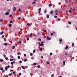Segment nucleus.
I'll list each match as a JSON object with an SVG mask.
<instances>
[{
    "instance_id": "9",
    "label": "nucleus",
    "mask_w": 77,
    "mask_h": 77,
    "mask_svg": "<svg viewBox=\"0 0 77 77\" xmlns=\"http://www.w3.org/2000/svg\"><path fill=\"white\" fill-rule=\"evenodd\" d=\"M0 62H4V60L2 59H0Z\"/></svg>"
},
{
    "instance_id": "21",
    "label": "nucleus",
    "mask_w": 77,
    "mask_h": 77,
    "mask_svg": "<svg viewBox=\"0 0 77 77\" xmlns=\"http://www.w3.org/2000/svg\"><path fill=\"white\" fill-rule=\"evenodd\" d=\"M12 26V24H10L9 25V27H11Z\"/></svg>"
},
{
    "instance_id": "39",
    "label": "nucleus",
    "mask_w": 77,
    "mask_h": 77,
    "mask_svg": "<svg viewBox=\"0 0 77 77\" xmlns=\"http://www.w3.org/2000/svg\"><path fill=\"white\" fill-rule=\"evenodd\" d=\"M58 11L57 10H56V11H55V13H58Z\"/></svg>"
},
{
    "instance_id": "23",
    "label": "nucleus",
    "mask_w": 77,
    "mask_h": 77,
    "mask_svg": "<svg viewBox=\"0 0 77 77\" xmlns=\"http://www.w3.org/2000/svg\"><path fill=\"white\" fill-rule=\"evenodd\" d=\"M38 41H41V39H40V38H38Z\"/></svg>"
},
{
    "instance_id": "15",
    "label": "nucleus",
    "mask_w": 77,
    "mask_h": 77,
    "mask_svg": "<svg viewBox=\"0 0 77 77\" xmlns=\"http://www.w3.org/2000/svg\"><path fill=\"white\" fill-rule=\"evenodd\" d=\"M3 21V19H1L0 20V22H2Z\"/></svg>"
},
{
    "instance_id": "35",
    "label": "nucleus",
    "mask_w": 77,
    "mask_h": 77,
    "mask_svg": "<svg viewBox=\"0 0 77 77\" xmlns=\"http://www.w3.org/2000/svg\"><path fill=\"white\" fill-rule=\"evenodd\" d=\"M18 20H21V17H19L18 18Z\"/></svg>"
},
{
    "instance_id": "13",
    "label": "nucleus",
    "mask_w": 77,
    "mask_h": 77,
    "mask_svg": "<svg viewBox=\"0 0 77 77\" xmlns=\"http://www.w3.org/2000/svg\"><path fill=\"white\" fill-rule=\"evenodd\" d=\"M8 75H9V76H11V75H12V73L9 74H8Z\"/></svg>"
},
{
    "instance_id": "20",
    "label": "nucleus",
    "mask_w": 77,
    "mask_h": 77,
    "mask_svg": "<svg viewBox=\"0 0 77 77\" xmlns=\"http://www.w3.org/2000/svg\"><path fill=\"white\" fill-rule=\"evenodd\" d=\"M68 47L66 46L65 48L66 50H67L68 49Z\"/></svg>"
},
{
    "instance_id": "52",
    "label": "nucleus",
    "mask_w": 77,
    "mask_h": 77,
    "mask_svg": "<svg viewBox=\"0 0 77 77\" xmlns=\"http://www.w3.org/2000/svg\"><path fill=\"white\" fill-rule=\"evenodd\" d=\"M54 18H57V16H54Z\"/></svg>"
},
{
    "instance_id": "5",
    "label": "nucleus",
    "mask_w": 77,
    "mask_h": 77,
    "mask_svg": "<svg viewBox=\"0 0 77 77\" xmlns=\"http://www.w3.org/2000/svg\"><path fill=\"white\" fill-rule=\"evenodd\" d=\"M5 15H8L9 14V12H7L5 13Z\"/></svg>"
},
{
    "instance_id": "33",
    "label": "nucleus",
    "mask_w": 77,
    "mask_h": 77,
    "mask_svg": "<svg viewBox=\"0 0 77 77\" xmlns=\"http://www.w3.org/2000/svg\"><path fill=\"white\" fill-rule=\"evenodd\" d=\"M37 67L38 68H40V66L39 65H38L37 66Z\"/></svg>"
},
{
    "instance_id": "14",
    "label": "nucleus",
    "mask_w": 77,
    "mask_h": 77,
    "mask_svg": "<svg viewBox=\"0 0 77 77\" xmlns=\"http://www.w3.org/2000/svg\"><path fill=\"white\" fill-rule=\"evenodd\" d=\"M35 51H36V50H34L33 51V53H35Z\"/></svg>"
},
{
    "instance_id": "8",
    "label": "nucleus",
    "mask_w": 77,
    "mask_h": 77,
    "mask_svg": "<svg viewBox=\"0 0 77 77\" xmlns=\"http://www.w3.org/2000/svg\"><path fill=\"white\" fill-rule=\"evenodd\" d=\"M41 44H42V45L43 46L44 45V42H42L41 43Z\"/></svg>"
},
{
    "instance_id": "37",
    "label": "nucleus",
    "mask_w": 77,
    "mask_h": 77,
    "mask_svg": "<svg viewBox=\"0 0 77 77\" xmlns=\"http://www.w3.org/2000/svg\"><path fill=\"white\" fill-rule=\"evenodd\" d=\"M27 61V59H25L24 60V62H26Z\"/></svg>"
},
{
    "instance_id": "43",
    "label": "nucleus",
    "mask_w": 77,
    "mask_h": 77,
    "mask_svg": "<svg viewBox=\"0 0 77 77\" xmlns=\"http://www.w3.org/2000/svg\"><path fill=\"white\" fill-rule=\"evenodd\" d=\"M30 56H32V55H33V54L31 53H30Z\"/></svg>"
},
{
    "instance_id": "48",
    "label": "nucleus",
    "mask_w": 77,
    "mask_h": 77,
    "mask_svg": "<svg viewBox=\"0 0 77 77\" xmlns=\"http://www.w3.org/2000/svg\"><path fill=\"white\" fill-rule=\"evenodd\" d=\"M51 36H53V33H51Z\"/></svg>"
},
{
    "instance_id": "7",
    "label": "nucleus",
    "mask_w": 77,
    "mask_h": 77,
    "mask_svg": "<svg viewBox=\"0 0 77 77\" xmlns=\"http://www.w3.org/2000/svg\"><path fill=\"white\" fill-rule=\"evenodd\" d=\"M59 41L60 42H62V38H60L59 39Z\"/></svg>"
},
{
    "instance_id": "10",
    "label": "nucleus",
    "mask_w": 77,
    "mask_h": 77,
    "mask_svg": "<svg viewBox=\"0 0 77 77\" xmlns=\"http://www.w3.org/2000/svg\"><path fill=\"white\" fill-rule=\"evenodd\" d=\"M50 13L51 14H53V13H54V12H53V11H50Z\"/></svg>"
},
{
    "instance_id": "57",
    "label": "nucleus",
    "mask_w": 77,
    "mask_h": 77,
    "mask_svg": "<svg viewBox=\"0 0 77 77\" xmlns=\"http://www.w3.org/2000/svg\"><path fill=\"white\" fill-rule=\"evenodd\" d=\"M5 77H9L8 76V75H6L5 76Z\"/></svg>"
},
{
    "instance_id": "56",
    "label": "nucleus",
    "mask_w": 77,
    "mask_h": 77,
    "mask_svg": "<svg viewBox=\"0 0 77 77\" xmlns=\"http://www.w3.org/2000/svg\"><path fill=\"white\" fill-rule=\"evenodd\" d=\"M58 21H60V18H58Z\"/></svg>"
},
{
    "instance_id": "12",
    "label": "nucleus",
    "mask_w": 77,
    "mask_h": 77,
    "mask_svg": "<svg viewBox=\"0 0 77 77\" xmlns=\"http://www.w3.org/2000/svg\"><path fill=\"white\" fill-rule=\"evenodd\" d=\"M47 18H49V15L48 14L47 15Z\"/></svg>"
},
{
    "instance_id": "11",
    "label": "nucleus",
    "mask_w": 77,
    "mask_h": 77,
    "mask_svg": "<svg viewBox=\"0 0 77 77\" xmlns=\"http://www.w3.org/2000/svg\"><path fill=\"white\" fill-rule=\"evenodd\" d=\"M63 65H65V61H63Z\"/></svg>"
},
{
    "instance_id": "41",
    "label": "nucleus",
    "mask_w": 77,
    "mask_h": 77,
    "mask_svg": "<svg viewBox=\"0 0 77 77\" xmlns=\"http://www.w3.org/2000/svg\"><path fill=\"white\" fill-rule=\"evenodd\" d=\"M29 38H27V41H29Z\"/></svg>"
},
{
    "instance_id": "42",
    "label": "nucleus",
    "mask_w": 77,
    "mask_h": 77,
    "mask_svg": "<svg viewBox=\"0 0 77 77\" xmlns=\"http://www.w3.org/2000/svg\"><path fill=\"white\" fill-rule=\"evenodd\" d=\"M19 75H21V73H19Z\"/></svg>"
},
{
    "instance_id": "50",
    "label": "nucleus",
    "mask_w": 77,
    "mask_h": 77,
    "mask_svg": "<svg viewBox=\"0 0 77 77\" xmlns=\"http://www.w3.org/2000/svg\"><path fill=\"white\" fill-rule=\"evenodd\" d=\"M24 57H26V54H24Z\"/></svg>"
},
{
    "instance_id": "62",
    "label": "nucleus",
    "mask_w": 77,
    "mask_h": 77,
    "mask_svg": "<svg viewBox=\"0 0 77 77\" xmlns=\"http://www.w3.org/2000/svg\"><path fill=\"white\" fill-rule=\"evenodd\" d=\"M19 11H21V9L19 8Z\"/></svg>"
},
{
    "instance_id": "34",
    "label": "nucleus",
    "mask_w": 77,
    "mask_h": 77,
    "mask_svg": "<svg viewBox=\"0 0 77 77\" xmlns=\"http://www.w3.org/2000/svg\"><path fill=\"white\" fill-rule=\"evenodd\" d=\"M68 23H69V24H71V23L70 21L68 22Z\"/></svg>"
},
{
    "instance_id": "18",
    "label": "nucleus",
    "mask_w": 77,
    "mask_h": 77,
    "mask_svg": "<svg viewBox=\"0 0 77 77\" xmlns=\"http://www.w3.org/2000/svg\"><path fill=\"white\" fill-rule=\"evenodd\" d=\"M21 68H23V69H25V68H24V66H21Z\"/></svg>"
},
{
    "instance_id": "60",
    "label": "nucleus",
    "mask_w": 77,
    "mask_h": 77,
    "mask_svg": "<svg viewBox=\"0 0 77 77\" xmlns=\"http://www.w3.org/2000/svg\"><path fill=\"white\" fill-rule=\"evenodd\" d=\"M31 59H32V60L33 59H34V58L32 57H31Z\"/></svg>"
},
{
    "instance_id": "22",
    "label": "nucleus",
    "mask_w": 77,
    "mask_h": 77,
    "mask_svg": "<svg viewBox=\"0 0 77 77\" xmlns=\"http://www.w3.org/2000/svg\"><path fill=\"white\" fill-rule=\"evenodd\" d=\"M17 54H18V55H19V54H20V55L21 54V53H19V52H18L17 53Z\"/></svg>"
},
{
    "instance_id": "19",
    "label": "nucleus",
    "mask_w": 77,
    "mask_h": 77,
    "mask_svg": "<svg viewBox=\"0 0 77 77\" xmlns=\"http://www.w3.org/2000/svg\"><path fill=\"white\" fill-rule=\"evenodd\" d=\"M4 45H8V43H5L4 44Z\"/></svg>"
},
{
    "instance_id": "28",
    "label": "nucleus",
    "mask_w": 77,
    "mask_h": 77,
    "mask_svg": "<svg viewBox=\"0 0 77 77\" xmlns=\"http://www.w3.org/2000/svg\"><path fill=\"white\" fill-rule=\"evenodd\" d=\"M40 50L41 51H42V48H40Z\"/></svg>"
},
{
    "instance_id": "61",
    "label": "nucleus",
    "mask_w": 77,
    "mask_h": 77,
    "mask_svg": "<svg viewBox=\"0 0 77 77\" xmlns=\"http://www.w3.org/2000/svg\"><path fill=\"white\" fill-rule=\"evenodd\" d=\"M47 64H50V63H49V62H47Z\"/></svg>"
},
{
    "instance_id": "54",
    "label": "nucleus",
    "mask_w": 77,
    "mask_h": 77,
    "mask_svg": "<svg viewBox=\"0 0 77 77\" xmlns=\"http://www.w3.org/2000/svg\"><path fill=\"white\" fill-rule=\"evenodd\" d=\"M39 46H42V44H39Z\"/></svg>"
},
{
    "instance_id": "49",
    "label": "nucleus",
    "mask_w": 77,
    "mask_h": 77,
    "mask_svg": "<svg viewBox=\"0 0 77 77\" xmlns=\"http://www.w3.org/2000/svg\"><path fill=\"white\" fill-rule=\"evenodd\" d=\"M2 71H3L2 72V73H3V72H5V71L4 70H3Z\"/></svg>"
},
{
    "instance_id": "26",
    "label": "nucleus",
    "mask_w": 77,
    "mask_h": 77,
    "mask_svg": "<svg viewBox=\"0 0 77 77\" xmlns=\"http://www.w3.org/2000/svg\"><path fill=\"white\" fill-rule=\"evenodd\" d=\"M36 63H35L33 64V65H36Z\"/></svg>"
},
{
    "instance_id": "25",
    "label": "nucleus",
    "mask_w": 77,
    "mask_h": 77,
    "mask_svg": "<svg viewBox=\"0 0 77 77\" xmlns=\"http://www.w3.org/2000/svg\"><path fill=\"white\" fill-rule=\"evenodd\" d=\"M15 48V46H14L12 47V49H14V48Z\"/></svg>"
},
{
    "instance_id": "30",
    "label": "nucleus",
    "mask_w": 77,
    "mask_h": 77,
    "mask_svg": "<svg viewBox=\"0 0 77 77\" xmlns=\"http://www.w3.org/2000/svg\"><path fill=\"white\" fill-rule=\"evenodd\" d=\"M47 12V10H45L44 11V13L45 14H46V13Z\"/></svg>"
},
{
    "instance_id": "55",
    "label": "nucleus",
    "mask_w": 77,
    "mask_h": 77,
    "mask_svg": "<svg viewBox=\"0 0 77 77\" xmlns=\"http://www.w3.org/2000/svg\"><path fill=\"white\" fill-rule=\"evenodd\" d=\"M73 46H74V44H73L72 45V47H73Z\"/></svg>"
},
{
    "instance_id": "16",
    "label": "nucleus",
    "mask_w": 77,
    "mask_h": 77,
    "mask_svg": "<svg viewBox=\"0 0 77 77\" xmlns=\"http://www.w3.org/2000/svg\"><path fill=\"white\" fill-rule=\"evenodd\" d=\"M4 32L3 31H2L1 33H0V35H2V34Z\"/></svg>"
},
{
    "instance_id": "40",
    "label": "nucleus",
    "mask_w": 77,
    "mask_h": 77,
    "mask_svg": "<svg viewBox=\"0 0 77 77\" xmlns=\"http://www.w3.org/2000/svg\"><path fill=\"white\" fill-rule=\"evenodd\" d=\"M9 17H12V14H10L9 16Z\"/></svg>"
},
{
    "instance_id": "58",
    "label": "nucleus",
    "mask_w": 77,
    "mask_h": 77,
    "mask_svg": "<svg viewBox=\"0 0 77 77\" xmlns=\"http://www.w3.org/2000/svg\"><path fill=\"white\" fill-rule=\"evenodd\" d=\"M13 74H15V72H13Z\"/></svg>"
},
{
    "instance_id": "24",
    "label": "nucleus",
    "mask_w": 77,
    "mask_h": 77,
    "mask_svg": "<svg viewBox=\"0 0 77 77\" xmlns=\"http://www.w3.org/2000/svg\"><path fill=\"white\" fill-rule=\"evenodd\" d=\"M10 23H13V21L12 20H11L10 22Z\"/></svg>"
},
{
    "instance_id": "2",
    "label": "nucleus",
    "mask_w": 77,
    "mask_h": 77,
    "mask_svg": "<svg viewBox=\"0 0 77 77\" xmlns=\"http://www.w3.org/2000/svg\"><path fill=\"white\" fill-rule=\"evenodd\" d=\"M17 8H16V7H14L13 8V11H15V10H16Z\"/></svg>"
},
{
    "instance_id": "31",
    "label": "nucleus",
    "mask_w": 77,
    "mask_h": 77,
    "mask_svg": "<svg viewBox=\"0 0 77 77\" xmlns=\"http://www.w3.org/2000/svg\"><path fill=\"white\" fill-rule=\"evenodd\" d=\"M36 3V2H32V4H35Z\"/></svg>"
},
{
    "instance_id": "1",
    "label": "nucleus",
    "mask_w": 77,
    "mask_h": 77,
    "mask_svg": "<svg viewBox=\"0 0 77 77\" xmlns=\"http://www.w3.org/2000/svg\"><path fill=\"white\" fill-rule=\"evenodd\" d=\"M9 68H10V66L8 65L7 66H6L5 68V71H8V69Z\"/></svg>"
},
{
    "instance_id": "53",
    "label": "nucleus",
    "mask_w": 77,
    "mask_h": 77,
    "mask_svg": "<svg viewBox=\"0 0 77 77\" xmlns=\"http://www.w3.org/2000/svg\"><path fill=\"white\" fill-rule=\"evenodd\" d=\"M18 34H19V35H21V32H18Z\"/></svg>"
},
{
    "instance_id": "63",
    "label": "nucleus",
    "mask_w": 77,
    "mask_h": 77,
    "mask_svg": "<svg viewBox=\"0 0 77 77\" xmlns=\"http://www.w3.org/2000/svg\"><path fill=\"white\" fill-rule=\"evenodd\" d=\"M50 54L51 55H51H52V54H53L52 53H50Z\"/></svg>"
},
{
    "instance_id": "47",
    "label": "nucleus",
    "mask_w": 77,
    "mask_h": 77,
    "mask_svg": "<svg viewBox=\"0 0 77 77\" xmlns=\"http://www.w3.org/2000/svg\"><path fill=\"white\" fill-rule=\"evenodd\" d=\"M11 65H13L14 63H13L12 62H11Z\"/></svg>"
},
{
    "instance_id": "46",
    "label": "nucleus",
    "mask_w": 77,
    "mask_h": 77,
    "mask_svg": "<svg viewBox=\"0 0 77 77\" xmlns=\"http://www.w3.org/2000/svg\"><path fill=\"white\" fill-rule=\"evenodd\" d=\"M18 59H20V56H18Z\"/></svg>"
},
{
    "instance_id": "4",
    "label": "nucleus",
    "mask_w": 77,
    "mask_h": 77,
    "mask_svg": "<svg viewBox=\"0 0 77 77\" xmlns=\"http://www.w3.org/2000/svg\"><path fill=\"white\" fill-rule=\"evenodd\" d=\"M47 39H48V41H49L51 39V38H49L48 36L47 37Z\"/></svg>"
},
{
    "instance_id": "44",
    "label": "nucleus",
    "mask_w": 77,
    "mask_h": 77,
    "mask_svg": "<svg viewBox=\"0 0 77 77\" xmlns=\"http://www.w3.org/2000/svg\"><path fill=\"white\" fill-rule=\"evenodd\" d=\"M8 57H6L5 60H8Z\"/></svg>"
},
{
    "instance_id": "45",
    "label": "nucleus",
    "mask_w": 77,
    "mask_h": 77,
    "mask_svg": "<svg viewBox=\"0 0 77 77\" xmlns=\"http://www.w3.org/2000/svg\"><path fill=\"white\" fill-rule=\"evenodd\" d=\"M19 43L20 44H21V41H19Z\"/></svg>"
},
{
    "instance_id": "38",
    "label": "nucleus",
    "mask_w": 77,
    "mask_h": 77,
    "mask_svg": "<svg viewBox=\"0 0 77 77\" xmlns=\"http://www.w3.org/2000/svg\"><path fill=\"white\" fill-rule=\"evenodd\" d=\"M13 59H11L10 60V61H13Z\"/></svg>"
},
{
    "instance_id": "32",
    "label": "nucleus",
    "mask_w": 77,
    "mask_h": 77,
    "mask_svg": "<svg viewBox=\"0 0 77 77\" xmlns=\"http://www.w3.org/2000/svg\"><path fill=\"white\" fill-rule=\"evenodd\" d=\"M27 26H30V23H28L27 24Z\"/></svg>"
},
{
    "instance_id": "51",
    "label": "nucleus",
    "mask_w": 77,
    "mask_h": 77,
    "mask_svg": "<svg viewBox=\"0 0 77 77\" xmlns=\"http://www.w3.org/2000/svg\"><path fill=\"white\" fill-rule=\"evenodd\" d=\"M41 58L42 59H44V57H43V56H41Z\"/></svg>"
},
{
    "instance_id": "36",
    "label": "nucleus",
    "mask_w": 77,
    "mask_h": 77,
    "mask_svg": "<svg viewBox=\"0 0 77 77\" xmlns=\"http://www.w3.org/2000/svg\"><path fill=\"white\" fill-rule=\"evenodd\" d=\"M68 55V53H66H66H65V55Z\"/></svg>"
},
{
    "instance_id": "17",
    "label": "nucleus",
    "mask_w": 77,
    "mask_h": 77,
    "mask_svg": "<svg viewBox=\"0 0 77 77\" xmlns=\"http://www.w3.org/2000/svg\"><path fill=\"white\" fill-rule=\"evenodd\" d=\"M3 56H4V57H6V55L5 54H4Z\"/></svg>"
},
{
    "instance_id": "59",
    "label": "nucleus",
    "mask_w": 77,
    "mask_h": 77,
    "mask_svg": "<svg viewBox=\"0 0 77 77\" xmlns=\"http://www.w3.org/2000/svg\"><path fill=\"white\" fill-rule=\"evenodd\" d=\"M46 31H46V30H44V32H46Z\"/></svg>"
},
{
    "instance_id": "6",
    "label": "nucleus",
    "mask_w": 77,
    "mask_h": 77,
    "mask_svg": "<svg viewBox=\"0 0 77 77\" xmlns=\"http://www.w3.org/2000/svg\"><path fill=\"white\" fill-rule=\"evenodd\" d=\"M41 10V8L38 9V14H40V11Z\"/></svg>"
},
{
    "instance_id": "64",
    "label": "nucleus",
    "mask_w": 77,
    "mask_h": 77,
    "mask_svg": "<svg viewBox=\"0 0 77 77\" xmlns=\"http://www.w3.org/2000/svg\"><path fill=\"white\" fill-rule=\"evenodd\" d=\"M12 63H15V62L14 61H13Z\"/></svg>"
},
{
    "instance_id": "3",
    "label": "nucleus",
    "mask_w": 77,
    "mask_h": 77,
    "mask_svg": "<svg viewBox=\"0 0 77 77\" xmlns=\"http://www.w3.org/2000/svg\"><path fill=\"white\" fill-rule=\"evenodd\" d=\"M32 35H33V33H31L29 35L30 38H32Z\"/></svg>"
},
{
    "instance_id": "29",
    "label": "nucleus",
    "mask_w": 77,
    "mask_h": 77,
    "mask_svg": "<svg viewBox=\"0 0 77 77\" xmlns=\"http://www.w3.org/2000/svg\"><path fill=\"white\" fill-rule=\"evenodd\" d=\"M0 69L1 71H3V68H1Z\"/></svg>"
},
{
    "instance_id": "27",
    "label": "nucleus",
    "mask_w": 77,
    "mask_h": 77,
    "mask_svg": "<svg viewBox=\"0 0 77 77\" xmlns=\"http://www.w3.org/2000/svg\"><path fill=\"white\" fill-rule=\"evenodd\" d=\"M51 6H52V4H50L49 5V7Z\"/></svg>"
}]
</instances>
